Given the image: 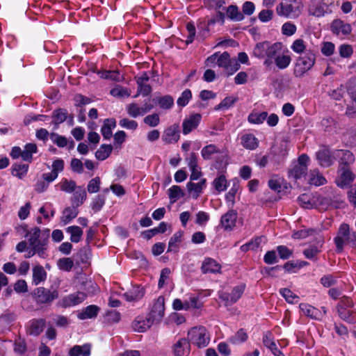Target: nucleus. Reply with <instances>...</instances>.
I'll return each instance as SVG.
<instances>
[{"label": "nucleus", "mask_w": 356, "mask_h": 356, "mask_svg": "<svg viewBox=\"0 0 356 356\" xmlns=\"http://www.w3.org/2000/svg\"><path fill=\"white\" fill-rule=\"evenodd\" d=\"M26 236L28 237L29 245L36 249L38 255L40 258H46L47 257L49 230L42 232L40 228L33 227L27 231Z\"/></svg>", "instance_id": "obj_1"}, {"label": "nucleus", "mask_w": 356, "mask_h": 356, "mask_svg": "<svg viewBox=\"0 0 356 356\" xmlns=\"http://www.w3.org/2000/svg\"><path fill=\"white\" fill-rule=\"evenodd\" d=\"M216 65L223 68L228 75L233 74L240 68L238 61L234 58L232 59L229 54L227 51L222 54L216 52L207 58V66L214 67Z\"/></svg>", "instance_id": "obj_2"}, {"label": "nucleus", "mask_w": 356, "mask_h": 356, "mask_svg": "<svg viewBox=\"0 0 356 356\" xmlns=\"http://www.w3.org/2000/svg\"><path fill=\"white\" fill-rule=\"evenodd\" d=\"M356 235L355 232L351 233L350 227L346 223H343L340 225L337 236L334 238V243L338 252H342L344 247L350 246L355 248Z\"/></svg>", "instance_id": "obj_3"}, {"label": "nucleus", "mask_w": 356, "mask_h": 356, "mask_svg": "<svg viewBox=\"0 0 356 356\" xmlns=\"http://www.w3.org/2000/svg\"><path fill=\"white\" fill-rule=\"evenodd\" d=\"M188 341L198 348H204L209 343L210 334L204 326L194 327L188 332Z\"/></svg>", "instance_id": "obj_4"}, {"label": "nucleus", "mask_w": 356, "mask_h": 356, "mask_svg": "<svg viewBox=\"0 0 356 356\" xmlns=\"http://www.w3.org/2000/svg\"><path fill=\"white\" fill-rule=\"evenodd\" d=\"M316 61L315 54L311 51H307L305 55L300 57L294 70L296 76H301L309 71L314 65Z\"/></svg>", "instance_id": "obj_5"}, {"label": "nucleus", "mask_w": 356, "mask_h": 356, "mask_svg": "<svg viewBox=\"0 0 356 356\" xmlns=\"http://www.w3.org/2000/svg\"><path fill=\"white\" fill-rule=\"evenodd\" d=\"M309 158L307 155L301 154L297 163H294L289 170V177L295 180L305 177L307 172V163Z\"/></svg>", "instance_id": "obj_6"}, {"label": "nucleus", "mask_w": 356, "mask_h": 356, "mask_svg": "<svg viewBox=\"0 0 356 356\" xmlns=\"http://www.w3.org/2000/svg\"><path fill=\"white\" fill-rule=\"evenodd\" d=\"M33 296L37 304H48L58 298V292L56 290L50 291L44 287L35 289Z\"/></svg>", "instance_id": "obj_7"}, {"label": "nucleus", "mask_w": 356, "mask_h": 356, "mask_svg": "<svg viewBox=\"0 0 356 356\" xmlns=\"http://www.w3.org/2000/svg\"><path fill=\"white\" fill-rule=\"evenodd\" d=\"M86 298V294L77 291L63 297L58 302V305L63 308L74 307L83 302Z\"/></svg>", "instance_id": "obj_8"}, {"label": "nucleus", "mask_w": 356, "mask_h": 356, "mask_svg": "<svg viewBox=\"0 0 356 356\" xmlns=\"http://www.w3.org/2000/svg\"><path fill=\"white\" fill-rule=\"evenodd\" d=\"M308 12L310 15L321 17L329 12L328 0H311Z\"/></svg>", "instance_id": "obj_9"}, {"label": "nucleus", "mask_w": 356, "mask_h": 356, "mask_svg": "<svg viewBox=\"0 0 356 356\" xmlns=\"http://www.w3.org/2000/svg\"><path fill=\"white\" fill-rule=\"evenodd\" d=\"M165 314V298L160 296L152 304L149 316L156 322H160Z\"/></svg>", "instance_id": "obj_10"}, {"label": "nucleus", "mask_w": 356, "mask_h": 356, "mask_svg": "<svg viewBox=\"0 0 356 356\" xmlns=\"http://www.w3.org/2000/svg\"><path fill=\"white\" fill-rule=\"evenodd\" d=\"M245 289V286L241 284L234 287L231 293L221 292L219 293V298L226 306L232 305L236 302L241 297Z\"/></svg>", "instance_id": "obj_11"}, {"label": "nucleus", "mask_w": 356, "mask_h": 356, "mask_svg": "<svg viewBox=\"0 0 356 356\" xmlns=\"http://www.w3.org/2000/svg\"><path fill=\"white\" fill-rule=\"evenodd\" d=\"M316 241L314 244L309 245L303 251L305 257L310 260H316L318 254L321 252L322 247L324 243L323 238L318 234L316 238Z\"/></svg>", "instance_id": "obj_12"}, {"label": "nucleus", "mask_w": 356, "mask_h": 356, "mask_svg": "<svg viewBox=\"0 0 356 356\" xmlns=\"http://www.w3.org/2000/svg\"><path fill=\"white\" fill-rule=\"evenodd\" d=\"M330 30L333 34L339 38H343L349 35L352 29L349 24L345 23L339 19H337L332 22Z\"/></svg>", "instance_id": "obj_13"}, {"label": "nucleus", "mask_w": 356, "mask_h": 356, "mask_svg": "<svg viewBox=\"0 0 356 356\" xmlns=\"http://www.w3.org/2000/svg\"><path fill=\"white\" fill-rule=\"evenodd\" d=\"M202 116L200 114L195 113L184 118L182 122V133L184 135L190 134L195 130L201 121Z\"/></svg>", "instance_id": "obj_14"}, {"label": "nucleus", "mask_w": 356, "mask_h": 356, "mask_svg": "<svg viewBox=\"0 0 356 356\" xmlns=\"http://www.w3.org/2000/svg\"><path fill=\"white\" fill-rule=\"evenodd\" d=\"M302 7L303 6L300 1L298 2V6L296 8L293 7L292 4L280 3L277 6L276 12L279 16L289 17L293 13H296L297 12L298 14H299Z\"/></svg>", "instance_id": "obj_15"}, {"label": "nucleus", "mask_w": 356, "mask_h": 356, "mask_svg": "<svg viewBox=\"0 0 356 356\" xmlns=\"http://www.w3.org/2000/svg\"><path fill=\"white\" fill-rule=\"evenodd\" d=\"M156 323L149 315L147 317L138 316L132 323L133 329L136 332H144Z\"/></svg>", "instance_id": "obj_16"}, {"label": "nucleus", "mask_w": 356, "mask_h": 356, "mask_svg": "<svg viewBox=\"0 0 356 356\" xmlns=\"http://www.w3.org/2000/svg\"><path fill=\"white\" fill-rule=\"evenodd\" d=\"M353 306V302L348 297L343 296L337 306V310L341 318L349 321L350 318V308Z\"/></svg>", "instance_id": "obj_17"}, {"label": "nucleus", "mask_w": 356, "mask_h": 356, "mask_svg": "<svg viewBox=\"0 0 356 356\" xmlns=\"http://www.w3.org/2000/svg\"><path fill=\"white\" fill-rule=\"evenodd\" d=\"M237 220V212L234 210H229L220 218V225L226 231L232 230L236 225Z\"/></svg>", "instance_id": "obj_18"}, {"label": "nucleus", "mask_w": 356, "mask_h": 356, "mask_svg": "<svg viewBox=\"0 0 356 356\" xmlns=\"http://www.w3.org/2000/svg\"><path fill=\"white\" fill-rule=\"evenodd\" d=\"M220 270L221 265L215 259L207 257L203 260L201 266L202 273H220Z\"/></svg>", "instance_id": "obj_19"}, {"label": "nucleus", "mask_w": 356, "mask_h": 356, "mask_svg": "<svg viewBox=\"0 0 356 356\" xmlns=\"http://www.w3.org/2000/svg\"><path fill=\"white\" fill-rule=\"evenodd\" d=\"M190 352L191 345L186 339H180L173 346V353L175 356H188Z\"/></svg>", "instance_id": "obj_20"}, {"label": "nucleus", "mask_w": 356, "mask_h": 356, "mask_svg": "<svg viewBox=\"0 0 356 356\" xmlns=\"http://www.w3.org/2000/svg\"><path fill=\"white\" fill-rule=\"evenodd\" d=\"M354 180V175L348 168H342L339 176L336 180L337 184L341 188H347Z\"/></svg>", "instance_id": "obj_21"}, {"label": "nucleus", "mask_w": 356, "mask_h": 356, "mask_svg": "<svg viewBox=\"0 0 356 356\" xmlns=\"http://www.w3.org/2000/svg\"><path fill=\"white\" fill-rule=\"evenodd\" d=\"M45 320L42 318L33 319L29 322L27 332L33 336H38L45 327Z\"/></svg>", "instance_id": "obj_22"}, {"label": "nucleus", "mask_w": 356, "mask_h": 356, "mask_svg": "<svg viewBox=\"0 0 356 356\" xmlns=\"http://www.w3.org/2000/svg\"><path fill=\"white\" fill-rule=\"evenodd\" d=\"M299 307L305 316L312 319L318 320L322 317L321 312L318 309L307 303H300Z\"/></svg>", "instance_id": "obj_23"}, {"label": "nucleus", "mask_w": 356, "mask_h": 356, "mask_svg": "<svg viewBox=\"0 0 356 356\" xmlns=\"http://www.w3.org/2000/svg\"><path fill=\"white\" fill-rule=\"evenodd\" d=\"M179 138V126L174 124L168 128L162 136L163 140L166 143H176Z\"/></svg>", "instance_id": "obj_24"}, {"label": "nucleus", "mask_w": 356, "mask_h": 356, "mask_svg": "<svg viewBox=\"0 0 356 356\" xmlns=\"http://www.w3.org/2000/svg\"><path fill=\"white\" fill-rule=\"evenodd\" d=\"M316 158L319 164L323 167H328L333 163V156L328 149H320L316 153Z\"/></svg>", "instance_id": "obj_25"}, {"label": "nucleus", "mask_w": 356, "mask_h": 356, "mask_svg": "<svg viewBox=\"0 0 356 356\" xmlns=\"http://www.w3.org/2000/svg\"><path fill=\"white\" fill-rule=\"evenodd\" d=\"M222 153L221 149L214 144H209L203 147L201 150V156L204 160H211L216 154Z\"/></svg>", "instance_id": "obj_26"}, {"label": "nucleus", "mask_w": 356, "mask_h": 356, "mask_svg": "<svg viewBox=\"0 0 356 356\" xmlns=\"http://www.w3.org/2000/svg\"><path fill=\"white\" fill-rule=\"evenodd\" d=\"M241 145L250 150L255 149L259 145V140L252 134H244L241 137Z\"/></svg>", "instance_id": "obj_27"}, {"label": "nucleus", "mask_w": 356, "mask_h": 356, "mask_svg": "<svg viewBox=\"0 0 356 356\" xmlns=\"http://www.w3.org/2000/svg\"><path fill=\"white\" fill-rule=\"evenodd\" d=\"M187 189L192 197L197 199L202 193V190L206 187V179H202L197 183L188 182L187 184Z\"/></svg>", "instance_id": "obj_28"}, {"label": "nucleus", "mask_w": 356, "mask_h": 356, "mask_svg": "<svg viewBox=\"0 0 356 356\" xmlns=\"http://www.w3.org/2000/svg\"><path fill=\"white\" fill-rule=\"evenodd\" d=\"M32 271V283L34 285L37 286L46 280L47 274L43 266L36 265L33 268Z\"/></svg>", "instance_id": "obj_29"}, {"label": "nucleus", "mask_w": 356, "mask_h": 356, "mask_svg": "<svg viewBox=\"0 0 356 356\" xmlns=\"http://www.w3.org/2000/svg\"><path fill=\"white\" fill-rule=\"evenodd\" d=\"M99 310L100 309L98 306L91 305L83 309L81 312L77 314V317L80 320L95 318Z\"/></svg>", "instance_id": "obj_30"}, {"label": "nucleus", "mask_w": 356, "mask_h": 356, "mask_svg": "<svg viewBox=\"0 0 356 356\" xmlns=\"http://www.w3.org/2000/svg\"><path fill=\"white\" fill-rule=\"evenodd\" d=\"M145 294V290L140 286H134L129 291L123 294V297L127 301H137L141 299Z\"/></svg>", "instance_id": "obj_31"}, {"label": "nucleus", "mask_w": 356, "mask_h": 356, "mask_svg": "<svg viewBox=\"0 0 356 356\" xmlns=\"http://www.w3.org/2000/svg\"><path fill=\"white\" fill-rule=\"evenodd\" d=\"M78 213L77 207L74 205L67 207L63 211L60 220L64 225H67L77 216Z\"/></svg>", "instance_id": "obj_32"}, {"label": "nucleus", "mask_w": 356, "mask_h": 356, "mask_svg": "<svg viewBox=\"0 0 356 356\" xmlns=\"http://www.w3.org/2000/svg\"><path fill=\"white\" fill-rule=\"evenodd\" d=\"M116 127V121L114 118L104 120L101 129V133L105 139H110L112 136V130Z\"/></svg>", "instance_id": "obj_33"}, {"label": "nucleus", "mask_w": 356, "mask_h": 356, "mask_svg": "<svg viewBox=\"0 0 356 356\" xmlns=\"http://www.w3.org/2000/svg\"><path fill=\"white\" fill-rule=\"evenodd\" d=\"M308 183L311 185L319 186L326 183L325 178L320 173L318 170L314 169L309 172L308 175Z\"/></svg>", "instance_id": "obj_34"}, {"label": "nucleus", "mask_w": 356, "mask_h": 356, "mask_svg": "<svg viewBox=\"0 0 356 356\" xmlns=\"http://www.w3.org/2000/svg\"><path fill=\"white\" fill-rule=\"evenodd\" d=\"M91 346L88 343L83 346L76 345L69 352L70 356H89L90 355Z\"/></svg>", "instance_id": "obj_35"}, {"label": "nucleus", "mask_w": 356, "mask_h": 356, "mask_svg": "<svg viewBox=\"0 0 356 356\" xmlns=\"http://www.w3.org/2000/svg\"><path fill=\"white\" fill-rule=\"evenodd\" d=\"M86 197L87 194L86 190L83 187H77L73 195V197L71 199L72 205L78 208L83 203L86 199Z\"/></svg>", "instance_id": "obj_36"}, {"label": "nucleus", "mask_w": 356, "mask_h": 356, "mask_svg": "<svg viewBox=\"0 0 356 356\" xmlns=\"http://www.w3.org/2000/svg\"><path fill=\"white\" fill-rule=\"evenodd\" d=\"M183 234L182 231H178L172 235L168 243V252L177 251L179 244L181 242Z\"/></svg>", "instance_id": "obj_37"}, {"label": "nucleus", "mask_w": 356, "mask_h": 356, "mask_svg": "<svg viewBox=\"0 0 356 356\" xmlns=\"http://www.w3.org/2000/svg\"><path fill=\"white\" fill-rule=\"evenodd\" d=\"M282 47L283 45L281 42H275L273 44L268 43L266 57L275 60V58L282 53Z\"/></svg>", "instance_id": "obj_38"}, {"label": "nucleus", "mask_w": 356, "mask_h": 356, "mask_svg": "<svg viewBox=\"0 0 356 356\" xmlns=\"http://www.w3.org/2000/svg\"><path fill=\"white\" fill-rule=\"evenodd\" d=\"M212 185L218 193L225 191L228 186V182L224 175L218 176L212 182Z\"/></svg>", "instance_id": "obj_39"}, {"label": "nucleus", "mask_w": 356, "mask_h": 356, "mask_svg": "<svg viewBox=\"0 0 356 356\" xmlns=\"http://www.w3.org/2000/svg\"><path fill=\"white\" fill-rule=\"evenodd\" d=\"M60 188V190L67 193L74 192L76 188V182L73 180H68L67 179H63L57 185Z\"/></svg>", "instance_id": "obj_40"}, {"label": "nucleus", "mask_w": 356, "mask_h": 356, "mask_svg": "<svg viewBox=\"0 0 356 356\" xmlns=\"http://www.w3.org/2000/svg\"><path fill=\"white\" fill-rule=\"evenodd\" d=\"M29 165L22 163H15L12 168V175L22 179L27 174Z\"/></svg>", "instance_id": "obj_41"}, {"label": "nucleus", "mask_w": 356, "mask_h": 356, "mask_svg": "<svg viewBox=\"0 0 356 356\" xmlns=\"http://www.w3.org/2000/svg\"><path fill=\"white\" fill-rule=\"evenodd\" d=\"M226 11L227 17L233 21L239 22L244 18L243 14L239 11L236 6H229Z\"/></svg>", "instance_id": "obj_42"}, {"label": "nucleus", "mask_w": 356, "mask_h": 356, "mask_svg": "<svg viewBox=\"0 0 356 356\" xmlns=\"http://www.w3.org/2000/svg\"><path fill=\"white\" fill-rule=\"evenodd\" d=\"M113 147L111 145H102L95 152V157L99 161H104L107 159L111 152Z\"/></svg>", "instance_id": "obj_43"}, {"label": "nucleus", "mask_w": 356, "mask_h": 356, "mask_svg": "<svg viewBox=\"0 0 356 356\" xmlns=\"http://www.w3.org/2000/svg\"><path fill=\"white\" fill-rule=\"evenodd\" d=\"M267 117V112H252L248 115V120L251 124H259L263 123Z\"/></svg>", "instance_id": "obj_44"}, {"label": "nucleus", "mask_w": 356, "mask_h": 356, "mask_svg": "<svg viewBox=\"0 0 356 356\" xmlns=\"http://www.w3.org/2000/svg\"><path fill=\"white\" fill-rule=\"evenodd\" d=\"M38 150L37 145L35 143H28L22 150V159L25 161L31 162L33 158V154L36 153Z\"/></svg>", "instance_id": "obj_45"}, {"label": "nucleus", "mask_w": 356, "mask_h": 356, "mask_svg": "<svg viewBox=\"0 0 356 356\" xmlns=\"http://www.w3.org/2000/svg\"><path fill=\"white\" fill-rule=\"evenodd\" d=\"M291 61V56L285 54H280L275 59V63L280 70H284L288 67Z\"/></svg>", "instance_id": "obj_46"}, {"label": "nucleus", "mask_w": 356, "mask_h": 356, "mask_svg": "<svg viewBox=\"0 0 356 356\" xmlns=\"http://www.w3.org/2000/svg\"><path fill=\"white\" fill-rule=\"evenodd\" d=\"M67 232L70 234V240L73 243H79L83 235L82 229L78 226H70L67 228Z\"/></svg>", "instance_id": "obj_47"}, {"label": "nucleus", "mask_w": 356, "mask_h": 356, "mask_svg": "<svg viewBox=\"0 0 356 356\" xmlns=\"http://www.w3.org/2000/svg\"><path fill=\"white\" fill-rule=\"evenodd\" d=\"M268 42H259L253 49V55L259 58L266 57Z\"/></svg>", "instance_id": "obj_48"}, {"label": "nucleus", "mask_w": 356, "mask_h": 356, "mask_svg": "<svg viewBox=\"0 0 356 356\" xmlns=\"http://www.w3.org/2000/svg\"><path fill=\"white\" fill-rule=\"evenodd\" d=\"M169 198L171 202L174 203L184 195V191L179 186H172L168 189Z\"/></svg>", "instance_id": "obj_49"}, {"label": "nucleus", "mask_w": 356, "mask_h": 356, "mask_svg": "<svg viewBox=\"0 0 356 356\" xmlns=\"http://www.w3.org/2000/svg\"><path fill=\"white\" fill-rule=\"evenodd\" d=\"M126 111L127 114L131 118H136L138 116H143L140 106L135 102L127 104Z\"/></svg>", "instance_id": "obj_50"}, {"label": "nucleus", "mask_w": 356, "mask_h": 356, "mask_svg": "<svg viewBox=\"0 0 356 356\" xmlns=\"http://www.w3.org/2000/svg\"><path fill=\"white\" fill-rule=\"evenodd\" d=\"M68 112L66 109L59 108L53 112L54 122L59 124L63 122L67 118Z\"/></svg>", "instance_id": "obj_51"}, {"label": "nucleus", "mask_w": 356, "mask_h": 356, "mask_svg": "<svg viewBox=\"0 0 356 356\" xmlns=\"http://www.w3.org/2000/svg\"><path fill=\"white\" fill-rule=\"evenodd\" d=\"M247 339V333L244 330L240 329L234 335L229 338V341L233 344H238L245 342Z\"/></svg>", "instance_id": "obj_52"}, {"label": "nucleus", "mask_w": 356, "mask_h": 356, "mask_svg": "<svg viewBox=\"0 0 356 356\" xmlns=\"http://www.w3.org/2000/svg\"><path fill=\"white\" fill-rule=\"evenodd\" d=\"M120 318V312L115 310L107 311L104 315V321L110 324L118 323Z\"/></svg>", "instance_id": "obj_53"}, {"label": "nucleus", "mask_w": 356, "mask_h": 356, "mask_svg": "<svg viewBox=\"0 0 356 356\" xmlns=\"http://www.w3.org/2000/svg\"><path fill=\"white\" fill-rule=\"evenodd\" d=\"M283 182V178L279 176H273L268 181V186L270 189L280 192L282 189V185Z\"/></svg>", "instance_id": "obj_54"}, {"label": "nucleus", "mask_w": 356, "mask_h": 356, "mask_svg": "<svg viewBox=\"0 0 356 356\" xmlns=\"http://www.w3.org/2000/svg\"><path fill=\"white\" fill-rule=\"evenodd\" d=\"M237 101V97L233 96L226 97L215 108L216 110L228 109Z\"/></svg>", "instance_id": "obj_55"}, {"label": "nucleus", "mask_w": 356, "mask_h": 356, "mask_svg": "<svg viewBox=\"0 0 356 356\" xmlns=\"http://www.w3.org/2000/svg\"><path fill=\"white\" fill-rule=\"evenodd\" d=\"M280 293L289 303H296L298 301L299 297L289 289H281Z\"/></svg>", "instance_id": "obj_56"}, {"label": "nucleus", "mask_w": 356, "mask_h": 356, "mask_svg": "<svg viewBox=\"0 0 356 356\" xmlns=\"http://www.w3.org/2000/svg\"><path fill=\"white\" fill-rule=\"evenodd\" d=\"M199 298L196 296H191L188 300L183 301V310L200 308Z\"/></svg>", "instance_id": "obj_57"}, {"label": "nucleus", "mask_w": 356, "mask_h": 356, "mask_svg": "<svg viewBox=\"0 0 356 356\" xmlns=\"http://www.w3.org/2000/svg\"><path fill=\"white\" fill-rule=\"evenodd\" d=\"M57 265L59 269L65 271H70L74 266V262L71 258H62L60 259Z\"/></svg>", "instance_id": "obj_58"}, {"label": "nucleus", "mask_w": 356, "mask_h": 356, "mask_svg": "<svg viewBox=\"0 0 356 356\" xmlns=\"http://www.w3.org/2000/svg\"><path fill=\"white\" fill-rule=\"evenodd\" d=\"M170 269L168 268H165L161 270L158 282V287L159 289L163 288L164 286L167 284L168 282L170 280Z\"/></svg>", "instance_id": "obj_59"}, {"label": "nucleus", "mask_w": 356, "mask_h": 356, "mask_svg": "<svg viewBox=\"0 0 356 356\" xmlns=\"http://www.w3.org/2000/svg\"><path fill=\"white\" fill-rule=\"evenodd\" d=\"M119 125L124 129L134 131L138 128V123L134 120H130L127 118L121 119L119 121Z\"/></svg>", "instance_id": "obj_60"}, {"label": "nucleus", "mask_w": 356, "mask_h": 356, "mask_svg": "<svg viewBox=\"0 0 356 356\" xmlns=\"http://www.w3.org/2000/svg\"><path fill=\"white\" fill-rule=\"evenodd\" d=\"M192 97V94L190 90L186 89L184 90L181 95V96L177 99V105L184 107L186 106L189 102V100Z\"/></svg>", "instance_id": "obj_61"}, {"label": "nucleus", "mask_w": 356, "mask_h": 356, "mask_svg": "<svg viewBox=\"0 0 356 356\" xmlns=\"http://www.w3.org/2000/svg\"><path fill=\"white\" fill-rule=\"evenodd\" d=\"M50 139L59 147H64L67 145V140L65 136H60L56 133L50 134Z\"/></svg>", "instance_id": "obj_62"}, {"label": "nucleus", "mask_w": 356, "mask_h": 356, "mask_svg": "<svg viewBox=\"0 0 356 356\" xmlns=\"http://www.w3.org/2000/svg\"><path fill=\"white\" fill-rule=\"evenodd\" d=\"M291 49L296 54H302L306 49L305 42L302 39H296L291 46Z\"/></svg>", "instance_id": "obj_63"}, {"label": "nucleus", "mask_w": 356, "mask_h": 356, "mask_svg": "<svg viewBox=\"0 0 356 356\" xmlns=\"http://www.w3.org/2000/svg\"><path fill=\"white\" fill-rule=\"evenodd\" d=\"M296 30V26L291 22H285L282 26V33L283 35L286 36H291L294 35Z\"/></svg>", "instance_id": "obj_64"}]
</instances>
